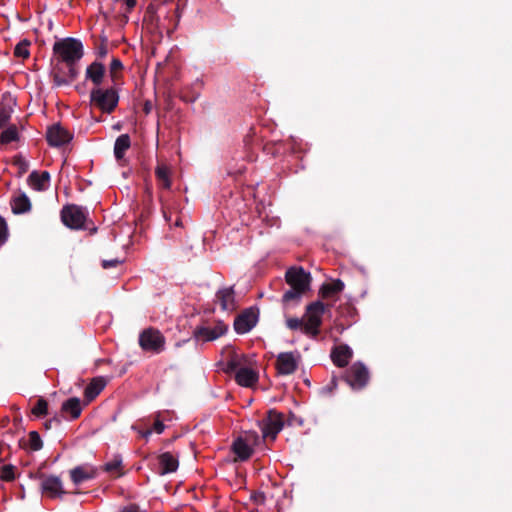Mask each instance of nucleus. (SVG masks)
<instances>
[{"label": "nucleus", "mask_w": 512, "mask_h": 512, "mask_svg": "<svg viewBox=\"0 0 512 512\" xmlns=\"http://www.w3.org/2000/svg\"><path fill=\"white\" fill-rule=\"evenodd\" d=\"M327 306L321 301H315L306 307L302 318L287 317L286 326L292 331H301L308 337L315 338L320 332L322 318Z\"/></svg>", "instance_id": "nucleus-1"}, {"label": "nucleus", "mask_w": 512, "mask_h": 512, "mask_svg": "<svg viewBox=\"0 0 512 512\" xmlns=\"http://www.w3.org/2000/svg\"><path fill=\"white\" fill-rule=\"evenodd\" d=\"M285 280L290 289L283 294L284 305L299 303L302 296L311 288V274L300 266L290 267L285 273Z\"/></svg>", "instance_id": "nucleus-2"}, {"label": "nucleus", "mask_w": 512, "mask_h": 512, "mask_svg": "<svg viewBox=\"0 0 512 512\" xmlns=\"http://www.w3.org/2000/svg\"><path fill=\"white\" fill-rule=\"evenodd\" d=\"M55 54L66 63L71 80H75L79 74L76 63L83 57V45L74 38H66L55 42L53 46Z\"/></svg>", "instance_id": "nucleus-3"}, {"label": "nucleus", "mask_w": 512, "mask_h": 512, "mask_svg": "<svg viewBox=\"0 0 512 512\" xmlns=\"http://www.w3.org/2000/svg\"><path fill=\"white\" fill-rule=\"evenodd\" d=\"M119 95L115 88L95 87L90 93L91 105L97 107L104 113H111L117 107Z\"/></svg>", "instance_id": "nucleus-4"}, {"label": "nucleus", "mask_w": 512, "mask_h": 512, "mask_svg": "<svg viewBox=\"0 0 512 512\" xmlns=\"http://www.w3.org/2000/svg\"><path fill=\"white\" fill-rule=\"evenodd\" d=\"M259 442L260 438L256 432H247L234 441L232 449L237 458L244 461L251 456L254 446L258 445Z\"/></svg>", "instance_id": "nucleus-5"}, {"label": "nucleus", "mask_w": 512, "mask_h": 512, "mask_svg": "<svg viewBox=\"0 0 512 512\" xmlns=\"http://www.w3.org/2000/svg\"><path fill=\"white\" fill-rule=\"evenodd\" d=\"M283 426V414L275 410H270L267 414V417L260 423L262 438H270L271 440H275L277 434L283 429Z\"/></svg>", "instance_id": "nucleus-6"}, {"label": "nucleus", "mask_w": 512, "mask_h": 512, "mask_svg": "<svg viewBox=\"0 0 512 512\" xmlns=\"http://www.w3.org/2000/svg\"><path fill=\"white\" fill-rule=\"evenodd\" d=\"M139 344L143 350L157 354L164 350L165 338L158 330L147 329L140 334Z\"/></svg>", "instance_id": "nucleus-7"}, {"label": "nucleus", "mask_w": 512, "mask_h": 512, "mask_svg": "<svg viewBox=\"0 0 512 512\" xmlns=\"http://www.w3.org/2000/svg\"><path fill=\"white\" fill-rule=\"evenodd\" d=\"M86 215V210L77 205L65 206L61 212L64 225L71 229H81L84 226Z\"/></svg>", "instance_id": "nucleus-8"}, {"label": "nucleus", "mask_w": 512, "mask_h": 512, "mask_svg": "<svg viewBox=\"0 0 512 512\" xmlns=\"http://www.w3.org/2000/svg\"><path fill=\"white\" fill-rule=\"evenodd\" d=\"M346 380L353 389H361L369 380V372L363 364H354L347 371Z\"/></svg>", "instance_id": "nucleus-9"}, {"label": "nucleus", "mask_w": 512, "mask_h": 512, "mask_svg": "<svg viewBox=\"0 0 512 512\" xmlns=\"http://www.w3.org/2000/svg\"><path fill=\"white\" fill-rule=\"evenodd\" d=\"M227 332V325L219 321L214 326L199 327L194 331V336L197 340L213 341L221 337Z\"/></svg>", "instance_id": "nucleus-10"}, {"label": "nucleus", "mask_w": 512, "mask_h": 512, "mask_svg": "<svg viewBox=\"0 0 512 512\" xmlns=\"http://www.w3.org/2000/svg\"><path fill=\"white\" fill-rule=\"evenodd\" d=\"M299 356L293 352L280 353L277 357V369L282 375H290L298 367Z\"/></svg>", "instance_id": "nucleus-11"}, {"label": "nucleus", "mask_w": 512, "mask_h": 512, "mask_svg": "<svg viewBox=\"0 0 512 512\" xmlns=\"http://www.w3.org/2000/svg\"><path fill=\"white\" fill-rule=\"evenodd\" d=\"M257 323V313L249 309L239 315L234 321V329L239 334L248 333Z\"/></svg>", "instance_id": "nucleus-12"}, {"label": "nucleus", "mask_w": 512, "mask_h": 512, "mask_svg": "<svg viewBox=\"0 0 512 512\" xmlns=\"http://www.w3.org/2000/svg\"><path fill=\"white\" fill-rule=\"evenodd\" d=\"M41 490L51 498L61 497L65 493L62 481L57 476L45 477L41 482Z\"/></svg>", "instance_id": "nucleus-13"}, {"label": "nucleus", "mask_w": 512, "mask_h": 512, "mask_svg": "<svg viewBox=\"0 0 512 512\" xmlns=\"http://www.w3.org/2000/svg\"><path fill=\"white\" fill-rule=\"evenodd\" d=\"M71 140L70 133L60 125H53L47 130V141L51 146L59 147Z\"/></svg>", "instance_id": "nucleus-14"}, {"label": "nucleus", "mask_w": 512, "mask_h": 512, "mask_svg": "<svg viewBox=\"0 0 512 512\" xmlns=\"http://www.w3.org/2000/svg\"><path fill=\"white\" fill-rule=\"evenodd\" d=\"M216 301L223 311L232 312L237 307L235 292L232 287L220 289L216 294Z\"/></svg>", "instance_id": "nucleus-15"}, {"label": "nucleus", "mask_w": 512, "mask_h": 512, "mask_svg": "<svg viewBox=\"0 0 512 512\" xmlns=\"http://www.w3.org/2000/svg\"><path fill=\"white\" fill-rule=\"evenodd\" d=\"M105 72V66L98 61H94L86 68L85 78L87 81H90L95 87H100L105 78Z\"/></svg>", "instance_id": "nucleus-16"}, {"label": "nucleus", "mask_w": 512, "mask_h": 512, "mask_svg": "<svg viewBox=\"0 0 512 512\" xmlns=\"http://www.w3.org/2000/svg\"><path fill=\"white\" fill-rule=\"evenodd\" d=\"M71 480L76 485L93 479L96 476V468L88 465L77 466L70 471Z\"/></svg>", "instance_id": "nucleus-17"}, {"label": "nucleus", "mask_w": 512, "mask_h": 512, "mask_svg": "<svg viewBox=\"0 0 512 512\" xmlns=\"http://www.w3.org/2000/svg\"><path fill=\"white\" fill-rule=\"evenodd\" d=\"M30 187L36 191H44L50 185V175L48 172L41 173L33 171L28 177Z\"/></svg>", "instance_id": "nucleus-18"}, {"label": "nucleus", "mask_w": 512, "mask_h": 512, "mask_svg": "<svg viewBox=\"0 0 512 512\" xmlns=\"http://www.w3.org/2000/svg\"><path fill=\"white\" fill-rule=\"evenodd\" d=\"M236 382L243 387H251L258 381V374L251 368H239L235 374Z\"/></svg>", "instance_id": "nucleus-19"}, {"label": "nucleus", "mask_w": 512, "mask_h": 512, "mask_svg": "<svg viewBox=\"0 0 512 512\" xmlns=\"http://www.w3.org/2000/svg\"><path fill=\"white\" fill-rule=\"evenodd\" d=\"M178 459L169 452L162 453L159 456L160 474L165 475L175 472L178 468Z\"/></svg>", "instance_id": "nucleus-20"}, {"label": "nucleus", "mask_w": 512, "mask_h": 512, "mask_svg": "<svg viewBox=\"0 0 512 512\" xmlns=\"http://www.w3.org/2000/svg\"><path fill=\"white\" fill-rule=\"evenodd\" d=\"M331 356L334 364L339 367H344L352 357V350L348 346L341 345L333 350Z\"/></svg>", "instance_id": "nucleus-21"}, {"label": "nucleus", "mask_w": 512, "mask_h": 512, "mask_svg": "<svg viewBox=\"0 0 512 512\" xmlns=\"http://www.w3.org/2000/svg\"><path fill=\"white\" fill-rule=\"evenodd\" d=\"M62 411L69 414L72 419L78 418L82 411L80 399L76 397L68 399L62 404Z\"/></svg>", "instance_id": "nucleus-22"}, {"label": "nucleus", "mask_w": 512, "mask_h": 512, "mask_svg": "<svg viewBox=\"0 0 512 512\" xmlns=\"http://www.w3.org/2000/svg\"><path fill=\"white\" fill-rule=\"evenodd\" d=\"M344 287V283L341 280L337 279L330 283L323 284L319 292L323 298H329L334 294L341 292L344 289Z\"/></svg>", "instance_id": "nucleus-23"}, {"label": "nucleus", "mask_w": 512, "mask_h": 512, "mask_svg": "<svg viewBox=\"0 0 512 512\" xmlns=\"http://www.w3.org/2000/svg\"><path fill=\"white\" fill-rule=\"evenodd\" d=\"M131 145L130 137L128 134L120 135L114 144V155L117 159L123 158L125 152L129 149Z\"/></svg>", "instance_id": "nucleus-24"}, {"label": "nucleus", "mask_w": 512, "mask_h": 512, "mask_svg": "<svg viewBox=\"0 0 512 512\" xmlns=\"http://www.w3.org/2000/svg\"><path fill=\"white\" fill-rule=\"evenodd\" d=\"M30 206V201L24 194L14 197L11 202V209L15 214H21L29 211Z\"/></svg>", "instance_id": "nucleus-25"}, {"label": "nucleus", "mask_w": 512, "mask_h": 512, "mask_svg": "<svg viewBox=\"0 0 512 512\" xmlns=\"http://www.w3.org/2000/svg\"><path fill=\"white\" fill-rule=\"evenodd\" d=\"M155 174L162 188L169 189L171 187V171L166 165L159 164L156 167Z\"/></svg>", "instance_id": "nucleus-26"}, {"label": "nucleus", "mask_w": 512, "mask_h": 512, "mask_svg": "<svg viewBox=\"0 0 512 512\" xmlns=\"http://www.w3.org/2000/svg\"><path fill=\"white\" fill-rule=\"evenodd\" d=\"M105 384L102 379H94L86 388H85V398L88 401L93 400L104 388Z\"/></svg>", "instance_id": "nucleus-27"}, {"label": "nucleus", "mask_w": 512, "mask_h": 512, "mask_svg": "<svg viewBox=\"0 0 512 512\" xmlns=\"http://www.w3.org/2000/svg\"><path fill=\"white\" fill-rule=\"evenodd\" d=\"M243 361H244L243 355L233 354L225 362L224 370L226 372H235L236 373V371L239 368H242L241 365H242Z\"/></svg>", "instance_id": "nucleus-28"}, {"label": "nucleus", "mask_w": 512, "mask_h": 512, "mask_svg": "<svg viewBox=\"0 0 512 512\" xmlns=\"http://www.w3.org/2000/svg\"><path fill=\"white\" fill-rule=\"evenodd\" d=\"M18 139V130L16 126L12 125L7 127L1 134H0V142L2 144H8L10 142L16 141Z\"/></svg>", "instance_id": "nucleus-29"}, {"label": "nucleus", "mask_w": 512, "mask_h": 512, "mask_svg": "<svg viewBox=\"0 0 512 512\" xmlns=\"http://www.w3.org/2000/svg\"><path fill=\"white\" fill-rule=\"evenodd\" d=\"M43 443L40 435L36 431H31L28 435L26 447L31 451H38L42 448Z\"/></svg>", "instance_id": "nucleus-30"}, {"label": "nucleus", "mask_w": 512, "mask_h": 512, "mask_svg": "<svg viewBox=\"0 0 512 512\" xmlns=\"http://www.w3.org/2000/svg\"><path fill=\"white\" fill-rule=\"evenodd\" d=\"M122 459L115 456L112 460L107 462L104 466L105 471L119 476L121 474Z\"/></svg>", "instance_id": "nucleus-31"}, {"label": "nucleus", "mask_w": 512, "mask_h": 512, "mask_svg": "<svg viewBox=\"0 0 512 512\" xmlns=\"http://www.w3.org/2000/svg\"><path fill=\"white\" fill-rule=\"evenodd\" d=\"M29 43L27 41H22L18 43L15 47L14 54L15 56L19 58H27L29 56V49H28Z\"/></svg>", "instance_id": "nucleus-32"}, {"label": "nucleus", "mask_w": 512, "mask_h": 512, "mask_svg": "<svg viewBox=\"0 0 512 512\" xmlns=\"http://www.w3.org/2000/svg\"><path fill=\"white\" fill-rule=\"evenodd\" d=\"M47 410H48V403L46 400L44 399H39L36 403V405L34 406V408L32 409V413L35 415V416H44L47 414Z\"/></svg>", "instance_id": "nucleus-33"}, {"label": "nucleus", "mask_w": 512, "mask_h": 512, "mask_svg": "<svg viewBox=\"0 0 512 512\" xmlns=\"http://www.w3.org/2000/svg\"><path fill=\"white\" fill-rule=\"evenodd\" d=\"M67 75H68V79L61 76L59 73H54V75H53L54 85L57 87H60L63 85H68L70 82H72L73 80L70 79V75L68 72H67Z\"/></svg>", "instance_id": "nucleus-34"}, {"label": "nucleus", "mask_w": 512, "mask_h": 512, "mask_svg": "<svg viewBox=\"0 0 512 512\" xmlns=\"http://www.w3.org/2000/svg\"><path fill=\"white\" fill-rule=\"evenodd\" d=\"M11 114H12L11 108L4 107V108L0 109V128L4 127L8 123V121L11 117Z\"/></svg>", "instance_id": "nucleus-35"}, {"label": "nucleus", "mask_w": 512, "mask_h": 512, "mask_svg": "<svg viewBox=\"0 0 512 512\" xmlns=\"http://www.w3.org/2000/svg\"><path fill=\"white\" fill-rule=\"evenodd\" d=\"M8 237L7 224L3 218L0 217V245L6 242Z\"/></svg>", "instance_id": "nucleus-36"}, {"label": "nucleus", "mask_w": 512, "mask_h": 512, "mask_svg": "<svg viewBox=\"0 0 512 512\" xmlns=\"http://www.w3.org/2000/svg\"><path fill=\"white\" fill-rule=\"evenodd\" d=\"M13 477H14V474H13V470L11 467L3 466L0 468V478L2 480L9 481V480L13 479Z\"/></svg>", "instance_id": "nucleus-37"}, {"label": "nucleus", "mask_w": 512, "mask_h": 512, "mask_svg": "<svg viewBox=\"0 0 512 512\" xmlns=\"http://www.w3.org/2000/svg\"><path fill=\"white\" fill-rule=\"evenodd\" d=\"M164 429H165V425L163 424V422L157 419L154 423L152 431H154L157 434H161V433H163Z\"/></svg>", "instance_id": "nucleus-38"}, {"label": "nucleus", "mask_w": 512, "mask_h": 512, "mask_svg": "<svg viewBox=\"0 0 512 512\" xmlns=\"http://www.w3.org/2000/svg\"><path fill=\"white\" fill-rule=\"evenodd\" d=\"M121 68H122L121 61L118 59H113L111 62V65H110L111 73L113 74L114 72H116L117 70H119Z\"/></svg>", "instance_id": "nucleus-39"}, {"label": "nucleus", "mask_w": 512, "mask_h": 512, "mask_svg": "<svg viewBox=\"0 0 512 512\" xmlns=\"http://www.w3.org/2000/svg\"><path fill=\"white\" fill-rule=\"evenodd\" d=\"M119 263H120V261L117 260V259H114V260H104L102 262V266H103V268H110V267L117 266Z\"/></svg>", "instance_id": "nucleus-40"}, {"label": "nucleus", "mask_w": 512, "mask_h": 512, "mask_svg": "<svg viewBox=\"0 0 512 512\" xmlns=\"http://www.w3.org/2000/svg\"><path fill=\"white\" fill-rule=\"evenodd\" d=\"M139 511H140L139 507L135 504H130V505L122 508V512H139Z\"/></svg>", "instance_id": "nucleus-41"}, {"label": "nucleus", "mask_w": 512, "mask_h": 512, "mask_svg": "<svg viewBox=\"0 0 512 512\" xmlns=\"http://www.w3.org/2000/svg\"><path fill=\"white\" fill-rule=\"evenodd\" d=\"M16 163H17V165H19V168H20L21 172H26L27 171L28 164H27V162L24 159L19 158V159H17Z\"/></svg>", "instance_id": "nucleus-42"}, {"label": "nucleus", "mask_w": 512, "mask_h": 512, "mask_svg": "<svg viewBox=\"0 0 512 512\" xmlns=\"http://www.w3.org/2000/svg\"><path fill=\"white\" fill-rule=\"evenodd\" d=\"M152 430H146V431H139V434L141 437L145 438L146 440L151 436Z\"/></svg>", "instance_id": "nucleus-43"}, {"label": "nucleus", "mask_w": 512, "mask_h": 512, "mask_svg": "<svg viewBox=\"0 0 512 512\" xmlns=\"http://www.w3.org/2000/svg\"><path fill=\"white\" fill-rule=\"evenodd\" d=\"M120 128H121V126L119 124L114 126V129H116V130H119Z\"/></svg>", "instance_id": "nucleus-44"}, {"label": "nucleus", "mask_w": 512, "mask_h": 512, "mask_svg": "<svg viewBox=\"0 0 512 512\" xmlns=\"http://www.w3.org/2000/svg\"><path fill=\"white\" fill-rule=\"evenodd\" d=\"M180 225H181V222H180L179 220H177V221L175 222V226H180Z\"/></svg>", "instance_id": "nucleus-45"}]
</instances>
